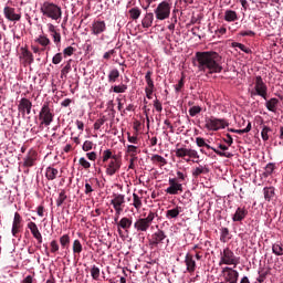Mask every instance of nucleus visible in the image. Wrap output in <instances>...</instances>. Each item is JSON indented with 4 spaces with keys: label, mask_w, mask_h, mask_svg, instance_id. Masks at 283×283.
Wrapping results in <instances>:
<instances>
[{
    "label": "nucleus",
    "mask_w": 283,
    "mask_h": 283,
    "mask_svg": "<svg viewBox=\"0 0 283 283\" xmlns=\"http://www.w3.org/2000/svg\"><path fill=\"white\" fill-rule=\"evenodd\" d=\"M189 148H177L175 154L177 158H185L188 156Z\"/></svg>",
    "instance_id": "nucleus-49"
},
{
    "label": "nucleus",
    "mask_w": 283,
    "mask_h": 283,
    "mask_svg": "<svg viewBox=\"0 0 283 283\" xmlns=\"http://www.w3.org/2000/svg\"><path fill=\"white\" fill-rule=\"evenodd\" d=\"M205 127L206 129H208V132H218L220 129H224L226 127H229V123L226 119L207 117Z\"/></svg>",
    "instance_id": "nucleus-9"
},
{
    "label": "nucleus",
    "mask_w": 283,
    "mask_h": 283,
    "mask_svg": "<svg viewBox=\"0 0 283 283\" xmlns=\"http://www.w3.org/2000/svg\"><path fill=\"white\" fill-rule=\"evenodd\" d=\"M93 148H94V142L92 140H85L82 146L83 151H92Z\"/></svg>",
    "instance_id": "nucleus-53"
},
{
    "label": "nucleus",
    "mask_w": 283,
    "mask_h": 283,
    "mask_svg": "<svg viewBox=\"0 0 283 283\" xmlns=\"http://www.w3.org/2000/svg\"><path fill=\"white\" fill-rule=\"evenodd\" d=\"M186 271L188 273H196V260H193V254L187 253L185 256Z\"/></svg>",
    "instance_id": "nucleus-21"
},
{
    "label": "nucleus",
    "mask_w": 283,
    "mask_h": 283,
    "mask_svg": "<svg viewBox=\"0 0 283 283\" xmlns=\"http://www.w3.org/2000/svg\"><path fill=\"white\" fill-rule=\"evenodd\" d=\"M232 48H239V50H241V52H244L245 54H251L252 52L247 45L240 42H232Z\"/></svg>",
    "instance_id": "nucleus-44"
},
{
    "label": "nucleus",
    "mask_w": 283,
    "mask_h": 283,
    "mask_svg": "<svg viewBox=\"0 0 283 283\" xmlns=\"http://www.w3.org/2000/svg\"><path fill=\"white\" fill-rule=\"evenodd\" d=\"M156 218H158V213L149 211L146 218H139L134 222L135 231H137V233H147V231H149V227H151V223L154 220H156Z\"/></svg>",
    "instance_id": "nucleus-4"
},
{
    "label": "nucleus",
    "mask_w": 283,
    "mask_h": 283,
    "mask_svg": "<svg viewBox=\"0 0 283 283\" xmlns=\"http://www.w3.org/2000/svg\"><path fill=\"white\" fill-rule=\"evenodd\" d=\"M247 216H249V210L247 208L239 207L232 216V222H242Z\"/></svg>",
    "instance_id": "nucleus-22"
},
{
    "label": "nucleus",
    "mask_w": 283,
    "mask_h": 283,
    "mask_svg": "<svg viewBox=\"0 0 283 283\" xmlns=\"http://www.w3.org/2000/svg\"><path fill=\"white\" fill-rule=\"evenodd\" d=\"M99 165H104L107 176H114L120 171L123 161L118 155H114L109 149L103 151L102 159L98 160Z\"/></svg>",
    "instance_id": "nucleus-2"
},
{
    "label": "nucleus",
    "mask_w": 283,
    "mask_h": 283,
    "mask_svg": "<svg viewBox=\"0 0 283 283\" xmlns=\"http://www.w3.org/2000/svg\"><path fill=\"white\" fill-rule=\"evenodd\" d=\"M196 59L198 71L205 76L220 74L223 70L222 56L216 51L197 52Z\"/></svg>",
    "instance_id": "nucleus-1"
},
{
    "label": "nucleus",
    "mask_w": 283,
    "mask_h": 283,
    "mask_svg": "<svg viewBox=\"0 0 283 283\" xmlns=\"http://www.w3.org/2000/svg\"><path fill=\"white\" fill-rule=\"evenodd\" d=\"M154 72L147 71L145 75V81L147 83V86L145 87V90H156V85H154V80L151 78Z\"/></svg>",
    "instance_id": "nucleus-31"
},
{
    "label": "nucleus",
    "mask_w": 283,
    "mask_h": 283,
    "mask_svg": "<svg viewBox=\"0 0 283 283\" xmlns=\"http://www.w3.org/2000/svg\"><path fill=\"white\" fill-rule=\"evenodd\" d=\"M273 171H275V164L270 163L265 166V171L263 174L264 178H269V176H271V174H273Z\"/></svg>",
    "instance_id": "nucleus-46"
},
{
    "label": "nucleus",
    "mask_w": 283,
    "mask_h": 283,
    "mask_svg": "<svg viewBox=\"0 0 283 283\" xmlns=\"http://www.w3.org/2000/svg\"><path fill=\"white\" fill-rule=\"evenodd\" d=\"M78 163L84 169H90V167H92V164H90L85 157L80 158Z\"/></svg>",
    "instance_id": "nucleus-58"
},
{
    "label": "nucleus",
    "mask_w": 283,
    "mask_h": 283,
    "mask_svg": "<svg viewBox=\"0 0 283 283\" xmlns=\"http://www.w3.org/2000/svg\"><path fill=\"white\" fill-rule=\"evenodd\" d=\"M36 43H39V45H42V48H48V45H50L52 41H50V38H48V35H39V38L36 39Z\"/></svg>",
    "instance_id": "nucleus-40"
},
{
    "label": "nucleus",
    "mask_w": 283,
    "mask_h": 283,
    "mask_svg": "<svg viewBox=\"0 0 283 283\" xmlns=\"http://www.w3.org/2000/svg\"><path fill=\"white\" fill-rule=\"evenodd\" d=\"M107 30V24L103 20H95L93 21L91 25V32L95 36H98V34H103Z\"/></svg>",
    "instance_id": "nucleus-18"
},
{
    "label": "nucleus",
    "mask_w": 283,
    "mask_h": 283,
    "mask_svg": "<svg viewBox=\"0 0 283 283\" xmlns=\"http://www.w3.org/2000/svg\"><path fill=\"white\" fill-rule=\"evenodd\" d=\"M263 196L266 202L275 199V187H265L263 188Z\"/></svg>",
    "instance_id": "nucleus-26"
},
{
    "label": "nucleus",
    "mask_w": 283,
    "mask_h": 283,
    "mask_svg": "<svg viewBox=\"0 0 283 283\" xmlns=\"http://www.w3.org/2000/svg\"><path fill=\"white\" fill-rule=\"evenodd\" d=\"M189 115L193 118V116H198V114H200V112H202V107L200 106H192L189 108Z\"/></svg>",
    "instance_id": "nucleus-51"
},
{
    "label": "nucleus",
    "mask_w": 283,
    "mask_h": 283,
    "mask_svg": "<svg viewBox=\"0 0 283 283\" xmlns=\"http://www.w3.org/2000/svg\"><path fill=\"white\" fill-rule=\"evenodd\" d=\"M65 200H67V195L65 193V190H61L56 199V207H62Z\"/></svg>",
    "instance_id": "nucleus-43"
},
{
    "label": "nucleus",
    "mask_w": 283,
    "mask_h": 283,
    "mask_svg": "<svg viewBox=\"0 0 283 283\" xmlns=\"http://www.w3.org/2000/svg\"><path fill=\"white\" fill-rule=\"evenodd\" d=\"M266 275H269V270H261L259 271V277L256 279V282L262 283L266 280Z\"/></svg>",
    "instance_id": "nucleus-52"
},
{
    "label": "nucleus",
    "mask_w": 283,
    "mask_h": 283,
    "mask_svg": "<svg viewBox=\"0 0 283 283\" xmlns=\"http://www.w3.org/2000/svg\"><path fill=\"white\" fill-rule=\"evenodd\" d=\"M28 229H30L33 238L38 240L39 244H43V235L41 234V231H39V227L36 226L35 222H29L28 223Z\"/></svg>",
    "instance_id": "nucleus-19"
},
{
    "label": "nucleus",
    "mask_w": 283,
    "mask_h": 283,
    "mask_svg": "<svg viewBox=\"0 0 283 283\" xmlns=\"http://www.w3.org/2000/svg\"><path fill=\"white\" fill-rule=\"evenodd\" d=\"M111 91L114 92V94H125V92H127V84L120 83L119 85H114L111 87Z\"/></svg>",
    "instance_id": "nucleus-38"
},
{
    "label": "nucleus",
    "mask_w": 283,
    "mask_h": 283,
    "mask_svg": "<svg viewBox=\"0 0 283 283\" xmlns=\"http://www.w3.org/2000/svg\"><path fill=\"white\" fill-rule=\"evenodd\" d=\"M150 160L154 165H159V167H165V165H167V159L160 155H153Z\"/></svg>",
    "instance_id": "nucleus-30"
},
{
    "label": "nucleus",
    "mask_w": 283,
    "mask_h": 283,
    "mask_svg": "<svg viewBox=\"0 0 283 283\" xmlns=\"http://www.w3.org/2000/svg\"><path fill=\"white\" fill-rule=\"evenodd\" d=\"M61 61H63V54L62 53H56L52 59L53 65H59V63H61Z\"/></svg>",
    "instance_id": "nucleus-56"
},
{
    "label": "nucleus",
    "mask_w": 283,
    "mask_h": 283,
    "mask_svg": "<svg viewBox=\"0 0 283 283\" xmlns=\"http://www.w3.org/2000/svg\"><path fill=\"white\" fill-rule=\"evenodd\" d=\"M91 276L93 280H98V277H101V269L96 265H93L91 269Z\"/></svg>",
    "instance_id": "nucleus-50"
},
{
    "label": "nucleus",
    "mask_w": 283,
    "mask_h": 283,
    "mask_svg": "<svg viewBox=\"0 0 283 283\" xmlns=\"http://www.w3.org/2000/svg\"><path fill=\"white\" fill-rule=\"evenodd\" d=\"M18 112H20L22 116H25V114L28 115L32 114L31 101L25 97L21 98L18 105Z\"/></svg>",
    "instance_id": "nucleus-17"
},
{
    "label": "nucleus",
    "mask_w": 283,
    "mask_h": 283,
    "mask_svg": "<svg viewBox=\"0 0 283 283\" xmlns=\"http://www.w3.org/2000/svg\"><path fill=\"white\" fill-rule=\"evenodd\" d=\"M153 24H154V13L151 12L146 13L142 20L143 28H146V29L151 28Z\"/></svg>",
    "instance_id": "nucleus-29"
},
{
    "label": "nucleus",
    "mask_w": 283,
    "mask_h": 283,
    "mask_svg": "<svg viewBox=\"0 0 283 283\" xmlns=\"http://www.w3.org/2000/svg\"><path fill=\"white\" fill-rule=\"evenodd\" d=\"M73 253L74 255H81V253H83V244L78 239L73 241Z\"/></svg>",
    "instance_id": "nucleus-39"
},
{
    "label": "nucleus",
    "mask_w": 283,
    "mask_h": 283,
    "mask_svg": "<svg viewBox=\"0 0 283 283\" xmlns=\"http://www.w3.org/2000/svg\"><path fill=\"white\" fill-rule=\"evenodd\" d=\"M51 247V253H59V242L56 240H52L50 243Z\"/></svg>",
    "instance_id": "nucleus-54"
},
{
    "label": "nucleus",
    "mask_w": 283,
    "mask_h": 283,
    "mask_svg": "<svg viewBox=\"0 0 283 283\" xmlns=\"http://www.w3.org/2000/svg\"><path fill=\"white\" fill-rule=\"evenodd\" d=\"M128 14L133 21H137V19H140V14H143V11L138 7H134L129 9Z\"/></svg>",
    "instance_id": "nucleus-33"
},
{
    "label": "nucleus",
    "mask_w": 283,
    "mask_h": 283,
    "mask_svg": "<svg viewBox=\"0 0 283 283\" xmlns=\"http://www.w3.org/2000/svg\"><path fill=\"white\" fill-rule=\"evenodd\" d=\"M222 264H227L228 266H238L240 264V258L235 256V253H233L231 249L226 248L221 253L219 266H222Z\"/></svg>",
    "instance_id": "nucleus-8"
},
{
    "label": "nucleus",
    "mask_w": 283,
    "mask_h": 283,
    "mask_svg": "<svg viewBox=\"0 0 283 283\" xmlns=\"http://www.w3.org/2000/svg\"><path fill=\"white\" fill-rule=\"evenodd\" d=\"M111 205H113V209H115V211H124L125 195L114 193L113 199L111 200Z\"/></svg>",
    "instance_id": "nucleus-16"
},
{
    "label": "nucleus",
    "mask_w": 283,
    "mask_h": 283,
    "mask_svg": "<svg viewBox=\"0 0 283 283\" xmlns=\"http://www.w3.org/2000/svg\"><path fill=\"white\" fill-rule=\"evenodd\" d=\"M3 14L8 21H12V22L21 21V11L12 7H4Z\"/></svg>",
    "instance_id": "nucleus-15"
},
{
    "label": "nucleus",
    "mask_w": 283,
    "mask_h": 283,
    "mask_svg": "<svg viewBox=\"0 0 283 283\" xmlns=\"http://www.w3.org/2000/svg\"><path fill=\"white\" fill-rule=\"evenodd\" d=\"M40 127H50L54 122V109L50 107V102H45L39 113Z\"/></svg>",
    "instance_id": "nucleus-5"
},
{
    "label": "nucleus",
    "mask_w": 283,
    "mask_h": 283,
    "mask_svg": "<svg viewBox=\"0 0 283 283\" xmlns=\"http://www.w3.org/2000/svg\"><path fill=\"white\" fill-rule=\"evenodd\" d=\"M203 147H206V149H212V151H214V154H217V156H221L222 158H232L233 157V154L220 151L219 149H216V148L211 147L207 143H206V145Z\"/></svg>",
    "instance_id": "nucleus-32"
},
{
    "label": "nucleus",
    "mask_w": 283,
    "mask_h": 283,
    "mask_svg": "<svg viewBox=\"0 0 283 283\" xmlns=\"http://www.w3.org/2000/svg\"><path fill=\"white\" fill-rule=\"evenodd\" d=\"M36 150L30 149L28 155L24 157L23 167H34V163H36Z\"/></svg>",
    "instance_id": "nucleus-20"
},
{
    "label": "nucleus",
    "mask_w": 283,
    "mask_h": 283,
    "mask_svg": "<svg viewBox=\"0 0 283 283\" xmlns=\"http://www.w3.org/2000/svg\"><path fill=\"white\" fill-rule=\"evenodd\" d=\"M268 94L269 87L266 86V83H264L262 76L258 75L254 81V90L250 91L251 98H254V96H261V98L266 101Z\"/></svg>",
    "instance_id": "nucleus-6"
},
{
    "label": "nucleus",
    "mask_w": 283,
    "mask_h": 283,
    "mask_svg": "<svg viewBox=\"0 0 283 283\" xmlns=\"http://www.w3.org/2000/svg\"><path fill=\"white\" fill-rule=\"evenodd\" d=\"M220 240L222 242H229V240H231V235L229 233V228H222L221 229V237Z\"/></svg>",
    "instance_id": "nucleus-45"
},
{
    "label": "nucleus",
    "mask_w": 283,
    "mask_h": 283,
    "mask_svg": "<svg viewBox=\"0 0 283 283\" xmlns=\"http://www.w3.org/2000/svg\"><path fill=\"white\" fill-rule=\"evenodd\" d=\"M167 240V234L165 233V231L163 230H157L156 232H154L149 239V247H151V249L156 248V247H160L163 244H165V241Z\"/></svg>",
    "instance_id": "nucleus-10"
},
{
    "label": "nucleus",
    "mask_w": 283,
    "mask_h": 283,
    "mask_svg": "<svg viewBox=\"0 0 283 283\" xmlns=\"http://www.w3.org/2000/svg\"><path fill=\"white\" fill-rule=\"evenodd\" d=\"M46 25L49 28V32H50L55 45L61 44V33L56 30V27H54V24H52V23H48Z\"/></svg>",
    "instance_id": "nucleus-23"
},
{
    "label": "nucleus",
    "mask_w": 283,
    "mask_h": 283,
    "mask_svg": "<svg viewBox=\"0 0 283 283\" xmlns=\"http://www.w3.org/2000/svg\"><path fill=\"white\" fill-rule=\"evenodd\" d=\"M105 123H107V117L105 115H102L98 119H96V122L94 123V129L98 130L101 129V127H103V125H105Z\"/></svg>",
    "instance_id": "nucleus-42"
},
{
    "label": "nucleus",
    "mask_w": 283,
    "mask_h": 283,
    "mask_svg": "<svg viewBox=\"0 0 283 283\" xmlns=\"http://www.w3.org/2000/svg\"><path fill=\"white\" fill-rule=\"evenodd\" d=\"M74 52H76V49H74L73 46H67L63 50L64 56H72Z\"/></svg>",
    "instance_id": "nucleus-59"
},
{
    "label": "nucleus",
    "mask_w": 283,
    "mask_h": 283,
    "mask_svg": "<svg viewBox=\"0 0 283 283\" xmlns=\"http://www.w3.org/2000/svg\"><path fill=\"white\" fill-rule=\"evenodd\" d=\"M169 187L166 189V193L169 196H178L179 193H182L185 189L182 188V184L178 181V178H169L168 180Z\"/></svg>",
    "instance_id": "nucleus-11"
},
{
    "label": "nucleus",
    "mask_w": 283,
    "mask_h": 283,
    "mask_svg": "<svg viewBox=\"0 0 283 283\" xmlns=\"http://www.w3.org/2000/svg\"><path fill=\"white\" fill-rule=\"evenodd\" d=\"M127 154H129L130 158H136V156L138 155V147L134 145H128Z\"/></svg>",
    "instance_id": "nucleus-48"
},
{
    "label": "nucleus",
    "mask_w": 283,
    "mask_h": 283,
    "mask_svg": "<svg viewBox=\"0 0 283 283\" xmlns=\"http://www.w3.org/2000/svg\"><path fill=\"white\" fill-rule=\"evenodd\" d=\"M60 244L62 249H70V234H63L60 238Z\"/></svg>",
    "instance_id": "nucleus-41"
},
{
    "label": "nucleus",
    "mask_w": 283,
    "mask_h": 283,
    "mask_svg": "<svg viewBox=\"0 0 283 283\" xmlns=\"http://www.w3.org/2000/svg\"><path fill=\"white\" fill-rule=\"evenodd\" d=\"M157 21H165L171 14V3L167 0L161 1L154 10Z\"/></svg>",
    "instance_id": "nucleus-7"
},
{
    "label": "nucleus",
    "mask_w": 283,
    "mask_h": 283,
    "mask_svg": "<svg viewBox=\"0 0 283 283\" xmlns=\"http://www.w3.org/2000/svg\"><path fill=\"white\" fill-rule=\"evenodd\" d=\"M120 77V72L118 69H113L108 73V83H116L118 78Z\"/></svg>",
    "instance_id": "nucleus-34"
},
{
    "label": "nucleus",
    "mask_w": 283,
    "mask_h": 283,
    "mask_svg": "<svg viewBox=\"0 0 283 283\" xmlns=\"http://www.w3.org/2000/svg\"><path fill=\"white\" fill-rule=\"evenodd\" d=\"M196 144H197V147H205V145H207V142H205V138L202 137H197Z\"/></svg>",
    "instance_id": "nucleus-64"
},
{
    "label": "nucleus",
    "mask_w": 283,
    "mask_h": 283,
    "mask_svg": "<svg viewBox=\"0 0 283 283\" xmlns=\"http://www.w3.org/2000/svg\"><path fill=\"white\" fill-rule=\"evenodd\" d=\"M21 52L22 56H20V59H23L27 65H32V63H34V55L32 54V52H30V50L25 48H22Z\"/></svg>",
    "instance_id": "nucleus-25"
},
{
    "label": "nucleus",
    "mask_w": 283,
    "mask_h": 283,
    "mask_svg": "<svg viewBox=\"0 0 283 283\" xmlns=\"http://www.w3.org/2000/svg\"><path fill=\"white\" fill-rule=\"evenodd\" d=\"M277 105H280V99H277L276 97H272L265 102V107L268 112H272L273 114L277 112Z\"/></svg>",
    "instance_id": "nucleus-24"
},
{
    "label": "nucleus",
    "mask_w": 283,
    "mask_h": 283,
    "mask_svg": "<svg viewBox=\"0 0 283 283\" xmlns=\"http://www.w3.org/2000/svg\"><path fill=\"white\" fill-rule=\"evenodd\" d=\"M177 180L178 182H185L187 180V172H182L180 170L177 171Z\"/></svg>",
    "instance_id": "nucleus-57"
},
{
    "label": "nucleus",
    "mask_w": 283,
    "mask_h": 283,
    "mask_svg": "<svg viewBox=\"0 0 283 283\" xmlns=\"http://www.w3.org/2000/svg\"><path fill=\"white\" fill-rule=\"evenodd\" d=\"M232 132H234L235 134H249V132H251V122L248 123L245 128Z\"/></svg>",
    "instance_id": "nucleus-61"
},
{
    "label": "nucleus",
    "mask_w": 283,
    "mask_h": 283,
    "mask_svg": "<svg viewBox=\"0 0 283 283\" xmlns=\"http://www.w3.org/2000/svg\"><path fill=\"white\" fill-rule=\"evenodd\" d=\"M154 107L156 109V112H163V103H160L158 99L154 101Z\"/></svg>",
    "instance_id": "nucleus-63"
},
{
    "label": "nucleus",
    "mask_w": 283,
    "mask_h": 283,
    "mask_svg": "<svg viewBox=\"0 0 283 283\" xmlns=\"http://www.w3.org/2000/svg\"><path fill=\"white\" fill-rule=\"evenodd\" d=\"M132 224H134V221L129 217H124L117 222V232L123 238V230L126 233H129V230L132 229Z\"/></svg>",
    "instance_id": "nucleus-14"
},
{
    "label": "nucleus",
    "mask_w": 283,
    "mask_h": 283,
    "mask_svg": "<svg viewBox=\"0 0 283 283\" xmlns=\"http://www.w3.org/2000/svg\"><path fill=\"white\" fill-rule=\"evenodd\" d=\"M202 174H209V168L205 166H198L195 169H192V176L195 178H198L199 176H202Z\"/></svg>",
    "instance_id": "nucleus-37"
},
{
    "label": "nucleus",
    "mask_w": 283,
    "mask_h": 283,
    "mask_svg": "<svg viewBox=\"0 0 283 283\" xmlns=\"http://www.w3.org/2000/svg\"><path fill=\"white\" fill-rule=\"evenodd\" d=\"M222 275L224 277V282L228 283H238V279L240 277V272L233 270L232 268L226 266L222 269Z\"/></svg>",
    "instance_id": "nucleus-12"
},
{
    "label": "nucleus",
    "mask_w": 283,
    "mask_h": 283,
    "mask_svg": "<svg viewBox=\"0 0 283 283\" xmlns=\"http://www.w3.org/2000/svg\"><path fill=\"white\" fill-rule=\"evenodd\" d=\"M181 211H182V208L178 207V206L176 208L167 210L166 211L167 220H174V219L178 218L180 216Z\"/></svg>",
    "instance_id": "nucleus-27"
},
{
    "label": "nucleus",
    "mask_w": 283,
    "mask_h": 283,
    "mask_svg": "<svg viewBox=\"0 0 283 283\" xmlns=\"http://www.w3.org/2000/svg\"><path fill=\"white\" fill-rule=\"evenodd\" d=\"M40 12L46 19L52 21H59L63 17V10L61 7L54 2L44 1L40 7Z\"/></svg>",
    "instance_id": "nucleus-3"
},
{
    "label": "nucleus",
    "mask_w": 283,
    "mask_h": 283,
    "mask_svg": "<svg viewBox=\"0 0 283 283\" xmlns=\"http://www.w3.org/2000/svg\"><path fill=\"white\" fill-rule=\"evenodd\" d=\"M185 87V78L181 77V80H179L178 84L175 85V91L178 93L180 92V90H182Z\"/></svg>",
    "instance_id": "nucleus-62"
},
{
    "label": "nucleus",
    "mask_w": 283,
    "mask_h": 283,
    "mask_svg": "<svg viewBox=\"0 0 283 283\" xmlns=\"http://www.w3.org/2000/svg\"><path fill=\"white\" fill-rule=\"evenodd\" d=\"M22 229H23V218L19 212H15L13 217L12 229H11V233L13 238H19V233H21Z\"/></svg>",
    "instance_id": "nucleus-13"
},
{
    "label": "nucleus",
    "mask_w": 283,
    "mask_h": 283,
    "mask_svg": "<svg viewBox=\"0 0 283 283\" xmlns=\"http://www.w3.org/2000/svg\"><path fill=\"white\" fill-rule=\"evenodd\" d=\"M133 207H135L137 211L143 209V197L138 196L137 193H133Z\"/></svg>",
    "instance_id": "nucleus-36"
},
{
    "label": "nucleus",
    "mask_w": 283,
    "mask_h": 283,
    "mask_svg": "<svg viewBox=\"0 0 283 283\" xmlns=\"http://www.w3.org/2000/svg\"><path fill=\"white\" fill-rule=\"evenodd\" d=\"M272 253H274V255H283L282 243H274L272 245Z\"/></svg>",
    "instance_id": "nucleus-47"
},
{
    "label": "nucleus",
    "mask_w": 283,
    "mask_h": 283,
    "mask_svg": "<svg viewBox=\"0 0 283 283\" xmlns=\"http://www.w3.org/2000/svg\"><path fill=\"white\" fill-rule=\"evenodd\" d=\"M269 132H271V128L269 126H264L261 136L263 140H269Z\"/></svg>",
    "instance_id": "nucleus-55"
},
{
    "label": "nucleus",
    "mask_w": 283,
    "mask_h": 283,
    "mask_svg": "<svg viewBox=\"0 0 283 283\" xmlns=\"http://www.w3.org/2000/svg\"><path fill=\"white\" fill-rule=\"evenodd\" d=\"M224 21H228L229 23L238 21V13L233 10H227L224 13Z\"/></svg>",
    "instance_id": "nucleus-35"
},
{
    "label": "nucleus",
    "mask_w": 283,
    "mask_h": 283,
    "mask_svg": "<svg viewBox=\"0 0 283 283\" xmlns=\"http://www.w3.org/2000/svg\"><path fill=\"white\" fill-rule=\"evenodd\" d=\"M188 158H200V155H198V150L188 148Z\"/></svg>",
    "instance_id": "nucleus-60"
},
{
    "label": "nucleus",
    "mask_w": 283,
    "mask_h": 283,
    "mask_svg": "<svg viewBox=\"0 0 283 283\" xmlns=\"http://www.w3.org/2000/svg\"><path fill=\"white\" fill-rule=\"evenodd\" d=\"M59 177V169L52 167V166H49L46 169H45V178L49 179V180H56V178Z\"/></svg>",
    "instance_id": "nucleus-28"
}]
</instances>
